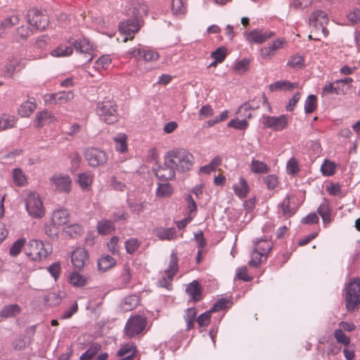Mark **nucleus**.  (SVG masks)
I'll list each match as a JSON object with an SVG mask.
<instances>
[{
  "instance_id": "obj_1",
  "label": "nucleus",
  "mask_w": 360,
  "mask_h": 360,
  "mask_svg": "<svg viewBox=\"0 0 360 360\" xmlns=\"http://www.w3.org/2000/svg\"><path fill=\"white\" fill-rule=\"evenodd\" d=\"M165 163L174 167L178 172L189 171L194 164V156L185 148H174L165 155Z\"/></svg>"
},
{
  "instance_id": "obj_2",
  "label": "nucleus",
  "mask_w": 360,
  "mask_h": 360,
  "mask_svg": "<svg viewBox=\"0 0 360 360\" xmlns=\"http://www.w3.org/2000/svg\"><path fill=\"white\" fill-rule=\"evenodd\" d=\"M328 17L326 13L321 10L314 11L309 18L310 34L309 39L320 40L319 37H326L329 31L326 26L328 23Z\"/></svg>"
},
{
  "instance_id": "obj_3",
  "label": "nucleus",
  "mask_w": 360,
  "mask_h": 360,
  "mask_svg": "<svg viewBox=\"0 0 360 360\" xmlns=\"http://www.w3.org/2000/svg\"><path fill=\"white\" fill-rule=\"evenodd\" d=\"M273 243L266 239H259L254 242L253 250L251 252V259L248 262L250 266L258 267L266 259L271 250Z\"/></svg>"
},
{
  "instance_id": "obj_4",
  "label": "nucleus",
  "mask_w": 360,
  "mask_h": 360,
  "mask_svg": "<svg viewBox=\"0 0 360 360\" xmlns=\"http://www.w3.org/2000/svg\"><path fill=\"white\" fill-rule=\"evenodd\" d=\"M346 308L348 311H354L360 305V279L352 278L346 287Z\"/></svg>"
},
{
  "instance_id": "obj_5",
  "label": "nucleus",
  "mask_w": 360,
  "mask_h": 360,
  "mask_svg": "<svg viewBox=\"0 0 360 360\" xmlns=\"http://www.w3.org/2000/svg\"><path fill=\"white\" fill-rule=\"evenodd\" d=\"M96 112L107 124L117 122L118 118L117 106L112 99L105 98L97 105Z\"/></svg>"
},
{
  "instance_id": "obj_6",
  "label": "nucleus",
  "mask_w": 360,
  "mask_h": 360,
  "mask_svg": "<svg viewBox=\"0 0 360 360\" xmlns=\"http://www.w3.org/2000/svg\"><path fill=\"white\" fill-rule=\"evenodd\" d=\"M178 262L177 255L174 253L171 254L166 269L161 272V278L159 280V285L161 287L167 290L172 289L174 276L179 270Z\"/></svg>"
},
{
  "instance_id": "obj_7",
  "label": "nucleus",
  "mask_w": 360,
  "mask_h": 360,
  "mask_svg": "<svg viewBox=\"0 0 360 360\" xmlns=\"http://www.w3.org/2000/svg\"><path fill=\"white\" fill-rule=\"evenodd\" d=\"M147 319L142 315L131 316L124 327V333L129 338H133L141 334L146 328Z\"/></svg>"
},
{
  "instance_id": "obj_8",
  "label": "nucleus",
  "mask_w": 360,
  "mask_h": 360,
  "mask_svg": "<svg viewBox=\"0 0 360 360\" xmlns=\"http://www.w3.org/2000/svg\"><path fill=\"white\" fill-rule=\"evenodd\" d=\"M129 58H136L143 60L146 63H153L157 61L159 58V53L153 49L142 48L141 45L130 49L126 53Z\"/></svg>"
},
{
  "instance_id": "obj_9",
  "label": "nucleus",
  "mask_w": 360,
  "mask_h": 360,
  "mask_svg": "<svg viewBox=\"0 0 360 360\" xmlns=\"http://www.w3.org/2000/svg\"><path fill=\"white\" fill-rule=\"evenodd\" d=\"M26 209L33 217H42L44 215L43 202L38 193L30 192L26 199Z\"/></svg>"
},
{
  "instance_id": "obj_10",
  "label": "nucleus",
  "mask_w": 360,
  "mask_h": 360,
  "mask_svg": "<svg viewBox=\"0 0 360 360\" xmlns=\"http://www.w3.org/2000/svg\"><path fill=\"white\" fill-rule=\"evenodd\" d=\"M84 158L91 167L103 165L108 161L107 154L96 148H89L85 150Z\"/></svg>"
},
{
  "instance_id": "obj_11",
  "label": "nucleus",
  "mask_w": 360,
  "mask_h": 360,
  "mask_svg": "<svg viewBox=\"0 0 360 360\" xmlns=\"http://www.w3.org/2000/svg\"><path fill=\"white\" fill-rule=\"evenodd\" d=\"M287 41L284 38H279L271 43H269L267 46L260 49V56L263 59H271L280 49L285 48Z\"/></svg>"
},
{
  "instance_id": "obj_12",
  "label": "nucleus",
  "mask_w": 360,
  "mask_h": 360,
  "mask_svg": "<svg viewBox=\"0 0 360 360\" xmlns=\"http://www.w3.org/2000/svg\"><path fill=\"white\" fill-rule=\"evenodd\" d=\"M120 32L124 34L123 39L124 42H127L129 39L132 40L134 35L140 30L139 20L136 18L121 22L119 25Z\"/></svg>"
},
{
  "instance_id": "obj_13",
  "label": "nucleus",
  "mask_w": 360,
  "mask_h": 360,
  "mask_svg": "<svg viewBox=\"0 0 360 360\" xmlns=\"http://www.w3.org/2000/svg\"><path fill=\"white\" fill-rule=\"evenodd\" d=\"M262 124L274 131H282L288 127V117L285 115L278 117L265 116L263 117Z\"/></svg>"
},
{
  "instance_id": "obj_14",
  "label": "nucleus",
  "mask_w": 360,
  "mask_h": 360,
  "mask_svg": "<svg viewBox=\"0 0 360 360\" xmlns=\"http://www.w3.org/2000/svg\"><path fill=\"white\" fill-rule=\"evenodd\" d=\"M69 219V213L66 209H58L55 210L51 215V224L54 226L53 229H50L51 232L49 236L54 238L58 236V231L56 228L65 224Z\"/></svg>"
},
{
  "instance_id": "obj_15",
  "label": "nucleus",
  "mask_w": 360,
  "mask_h": 360,
  "mask_svg": "<svg viewBox=\"0 0 360 360\" xmlns=\"http://www.w3.org/2000/svg\"><path fill=\"white\" fill-rule=\"evenodd\" d=\"M50 181L55 188L65 193H69L72 189V179L68 174H55L50 179Z\"/></svg>"
},
{
  "instance_id": "obj_16",
  "label": "nucleus",
  "mask_w": 360,
  "mask_h": 360,
  "mask_svg": "<svg viewBox=\"0 0 360 360\" xmlns=\"http://www.w3.org/2000/svg\"><path fill=\"white\" fill-rule=\"evenodd\" d=\"M275 35L271 31H263L259 29L245 33L246 40L250 44H262Z\"/></svg>"
},
{
  "instance_id": "obj_17",
  "label": "nucleus",
  "mask_w": 360,
  "mask_h": 360,
  "mask_svg": "<svg viewBox=\"0 0 360 360\" xmlns=\"http://www.w3.org/2000/svg\"><path fill=\"white\" fill-rule=\"evenodd\" d=\"M72 266L78 270L83 269L89 262V254L84 248H76L71 255Z\"/></svg>"
},
{
  "instance_id": "obj_18",
  "label": "nucleus",
  "mask_w": 360,
  "mask_h": 360,
  "mask_svg": "<svg viewBox=\"0 0 360 360\" xmlns=\"http://www.w3.org/2000/svg\"><path fill=\"white\" fill-rule=\"evenodd\" d=\"M73 45L77 52L84 55L86 62H90L93 60V46L87 39H82L77 40Z\"/></svg>"
},
{
  "instance_id": "obj_19",
  "label": "nucleus",
  "mask_w": 360,
  "mask_h": 360,
  "mask_svg": "<svg viewBox=\"0 0 360 360\" xmlns=\"http://www.w3.org/2000/svg\"><path fill=\"white\" fill-rule=\"evenodd\" d=\"M74 97L75 94L72 91H63L50 94L46 102L56 105H63L72 101Z\"/></svg>"
},
{
  "instance_id": "obj_20",
  "label": "nucleus",
  "mask_w": 360,
  "mask_h": 360,
  "mask_svg": "<svg viewBox=\"0 0 360 360\" xmlns=\"http://www.w3.org/2000/svg\"><path fill=\"white\" fill-rule=\"evenodd\" d=\"M27 22L37 30L45 29V22H42L43 15L36 8H32L27 13Z\"/></svg>"
},
{
  "instance_id": "obj_21",
  "label": "nucleus",
  "mask_w": 360,
  "mask_h": 360,
  "mask_svg": "<svg viewBox=\"0 0 360 360\" xmlns=\"http://www.w3.org/2000/svg\"><path fill=\"white\" fill-rule=\"evenodd\" d=\"M94 179V174L91 172L86 171L78 174L75 181L82 191H89L91 190Z\"/></svg>"
},
{
  "instance_id": "obj_22",
  "label": "nucleus",
  "mask_w": 360,
  "mask_h": 360,
  "mask_svg": "<svg viewBox=\"0 0 360 360\" xmlns=\"http://www.w3.org/2000/svg\"><path fill=\"white\" fill-rule=\"evenodd\" d=\"M27 254L33 260H39L42 257L44 243L39 240H30L27 245Z\"/></svg>"
},
{
  "instance_id": "obj_23",
  "label": "nucleus",
  "mask_w": 360,
  "mask_h": 360,
  "mask_svg": "<svg viewBox=\"0 0 360 360\" xmlns=\"http://www.w3.org/2000/svg\"><path fill=\"white\" fill-rule=\"evenodd\" d=\"M202 291V286L198 281H192L186 288V293L190 296L191 300L195 302L201 300Z\"/></svg>"
},
{
  "instance_id": "obj_24",
  "label": "nucleus",
  "mask_w": 360,
  "mask_h": 360,
  "mask_svg": "<svg viewBox=\"0 0 360 360\" xmlns=\"http://www.w3.org/2000/svg\"><path fill=\"white\" fill-rule=\"evenodd\" d=\"M153 233L161 240H172L177 237L174 228L158 227L153 231Z\"/></svg>"
},
{
  "instance_id": "obj_25",
  "label": "nucleus",
  "mask_w": 360,
  "mask_h": 360,
  "mask_svg": "<svg viewBox=\"0 0 360 360\" xmlns=\"http://www.w3.org/2000/svg\"><path fill=\"white\" fill-rule=\"evenodd\" d=\"M175 172L176 170L173 167L165 162L164 166H160L155 170V175L158 179L167 181L174 178Z\"/></svg>"
},
{
  "instance_id": "obj_26",
  "label": "nucleus",
  "mask_w": 360,
  "mask_h": 360,
  "mask_svg": "<svg viewBox=\"0 0 360 360\" xmlns=\"http://www.w3.org/2000/svg\"><path fill=\"white\" fill-rule=\"evenodd\" d=\"M233 190L235 195L242 199L247 197L250 192V187L245 179L240 176L238 182L233 184Z\"/></svg>"
},
{
  "instance_id": "obj_27",
  "label": "nucleus",
  "mask_w": 360,
  "mask_h": 360,
  "mask_svg": "<svg viewBox=\"0 0 360 360\" xmlns=\"http://www.w3.org/2000/svg\"><path fill=\"white\" fill-rule=\"evenodd\" d=\"M19 21L18 15H12L2 20L0 22V37H3L6 34L7 30L18 24Z\"/></svg>"
},
{
  "instance_id": "obj_28",
  "label": "nucleus",
  "mask_w": 360,
  "mask_h": 360,
  "mask_svg": "<svg viewBox=\"0 0 360 360\" xmlns=\"http://www.w3.org/2000/svg\"><path fill=\"white\" fill-rule=\"evenodd\" d=\"M317 212L321 217L325 225H327L332 221L331 209L329 206V202L326 199H324L321 203L317 209Z\"/></svg>"
},
{
  "instance_id": "obj_29",
  "label": "nucleus",
  "mask_w": 360,
  "mask_h": 360,
  "mask_svg": "<svg viewBox=\"0 0 360 360\" xmlns=\"http://www.w3.org/2000/svg\"><path fill=\"white\" fill-rule=\"evenodd\" d=\"M37 108L35 100L33 98H28L22 103L18 109V114L24 117H28Z\"/></svg>"
},
{
  "instance_id": "obj_30",
  "label": "nucleus",
  "mask_w": 360,
  "mask_h": 360,
  "mask_svg": "<svg viewBox=\"0 0 360 360\" xmlns=\"http://www.w3.org/2000/svg\"><path fill=\"white\" fill-rule=\"evenodd\" d=\"M172 13L176 17H181L187 12V4L183 0H172L170 5Z\"/></svg>"
},
{
  "instance_id": "obj_31",
  "label": "nucleus",
  "mask_w": 360,
  "mask_h": 360,
  "mask_svg": "<svg viewBox=\"0 0 360 360\" xmlns=\"http://www.w3.org/2000/svg\"><path fill=\"white\" fill-rule=\"evenodd\" d=\"M298 84L296 82L292 83L287 80L277 81L269 85V89L271 91H290L293 89L297 88Z\"/></svg>"
},
{
  "instance_id": "obj_32",
  "label": "nucleus",
  "mask_w": 360,
  "mask_h": 360,
  "mask_svg": "<svg viewBox=\"0 0 360 360\" xmlns=\"http://www.w3.org/2000/svg\"><path fill=\"white\" fill-rule=\"evenodd\" d=\"M139 304V298L136 295H129L126 297L121 304L122 309L124 311H129L136 308Z\"/></svg>"
},
{
  "instance_id": "obj_33",
  "label": "nucleus",
  "mask_w": 360,
  "mask_h": 360,
  "mask_svg": "<svg viewBox=\"0 0 360 360\" xmlns=\"http://www.w3.org/2000/svg\"><path fill=\"white\" fill-rule=\"evenodd\" d=\"M17 119L11 115L3 114L0 116V129L6 130L15 126Z\"/></svg>"
},
{
  "instance_id": "obj_34",
  "label": "nucleus",
  "mask_w": 360,
  "mask_h": 360,
  "mask_svg": "<svg viewBox=\"0 0 360 360\" xmlns=\"http://www.w3.org/2000/svg\"><path fill=\"white\" fill-rule=\"evenodd\" d=\"M250 170L255 174H266L270 167L264 162L253 159L250 163Z\"/></svg>"
},
{
  "instance_id": "obj_35",
  "label": "nucleus",
  "mask_w": 360,
  "mask_h": 360,
  "mask_svg": "<svg viewBox=\"0 0 360 360\" xmlns=\"http://www.w3.org/2000/svg\"><path fill=\"white\" fill-rule=\"evenodd\" d=\"M13 180L15 186H24L27 183L25 173L20 168H15L12 172Z\"/></svg>"
},
{
  "instance_id": "obj_36",
  "label": "nucleus",
  "mask_w": 360,
  "mask_h": 360,
  "mask_svg": "<svg viewBox=\"0 0 360 360\" xmlns=\"http://www.w3.org/2000/svg\"><path fill=\"white\" fill-rule=\"evenodd\" d=\"M68 281L75 287H83L87 283V278L78 272H72L69 276Z\"/></svg>"
},
{
  "instance_id": "obj_37",
  "label": "nucleus",
  "mask_w": 360,
  "mask_h": 360,
  "mask_svg": "<svg viewBox=\"0 0 360 360\" xmlns=\"http://www.w3.org/2000/svg\"><path fill=\"white\" fill-rule=\"evenodd\" d=\"M197 310L194 307L188 308L184 315V319L186 323V330H191L194 326L196 319Z\"/></svg>"
},
{
  "instance_id": "obj_38",
  "label": "nucleus",
  "mask_w": 360,
  "mask_h": 360,
  "mask_svg": "<svg viewBox=\"0 0 360 360\" xmlns=\"http://www.w3.org/2000/svg\"><path fill=\"white\" fill-rule=\"evenodd\" d=\"M127 136L124 134H119L113 138L115 148L117 151L124 153L127 150Z\"/></svg>"
},
{
  "instance_id": "obj_39",
  "label": "nucleus",
  "mask_w": 360,
  "mask_h": 360,
  "mask_svg": "<svg viewBox=\"0 0 360 360\" xmlns=\"http://www.w3.org/2000/svg\"><path fill=\"white\" fill-rule=\"evenodd\" d=\"M115 259L110 255L103 256L98 262L99 270L105 271L112 268L115 264Z\"/></svg>"
},
{
  "instance_id": "obj_40",
  "label": "nucleus",
  "mask_w": 360,
  "mask_h": 360,
  "mask_svg": "<svg viewBox=\"0 0 360 360\" xmlns=\"http://www.w3.org/2000/svg\"><path fill=\"white\" fill-rule=\"evenodd\" d=\"M97 229L100 234L110 233L115 229L113 222L110 220H101L98 223Z\"/></svg>"
},
{
  "instance_id": "obj_41",
  "label": "nucleus",
  "mask_w": 360,
  "mask_h": 360,
  "mask_svg": "<svg viewBox=\"0 0 360 360\" xmlns=\"http://www.w3.org/2000/svg\"><path fill=\"white\" fill-rule=\"evenodd\" d=\"M173 193V188L171 185L167 183L159 184L156 191V195L160 198H168Z\"/></svg>"
},
{
  "instance_id": "obj_42",
  "label": "nucleus",
  "mask_w": 360,
  "mask_h": 360,
  "mask_svg": "<svg viewBox=\"0 0 360 360\" xmlns=\"http://www.w3.org/2000/svg\"><path fill=\"white\" fill-rule=\"evenodd\" d=\"M292 196L288 195H287L282 202L280 204V207L282 210L283 214L285 216L290 217L295 214V210L290 207V199Z\"/></svg>"
},
{
  "instance_id": "obj_43",
  "label": "nucleus",
  "mask_w": 360,
  "mask_h": 360,
  "mask_svg": "<svg viewBox=\"0 0 360 360\" xmlns=\"http://www.w3.org/2000/svg\"><path fill=\"white\" fill-rule=\"evenodd\" d=\"M20 313V307L17 304L6 306L1 311L0 316L2 317H12Z\"/></svg>"
},
{
  "instance_id": "obj_44",
  "label": "nucleus",
  "mask_w": 360,
  "mask_h": 360,
  "mask_svg": "<svg viewBox=\"0 0 360 360\" xmlns=\"http://www.w3.org/2000/svg\"><path fill=\"white\" fill-rule=\"evenodd\" d=\"M335 163L328 160H326L321 167V171L324 176L333 175L335 172Z\"/></svg>"
},
{
  "instance_id": "obj_45",
  "label": "nucleus",
  "mask_w": 360,
  "mask_h": 360,
  "mask_svg": "<svg viewBox=\"0 0 360 360\" xmlns=\"http://www.w3.org/2000/svg\"><path fill=\"white\" fill-rule=\"evenodd\" d=\"M73 49L71 46L65 44L60 45L57 49L53 51L51 55L53 56H69L72 53Z\"/></svg>"
},
{
  "instance_id": "obj_46",
  "label": "nucleus",
  "mask_w": 360,
  "mask_h": 360,
  "mask_svg": "<svg viewBox=\"0 0 360 360\" xmlns=\"http://www.w3.org/2000/svg\"><path fill=\"white\" fill-rule=\"evenodd\" d=\"M335 340L345 347L350 343V338L342 330V329H336L333 333Z\"/></svg>"
},
{
  "instance_id": "obj_47",
  "label": "nucleus",
  "mask_w": 360,
  "mask_h": 360,
  "mask_svg": "<svg viewBox=\"0 0 360 360\" xmlns=\"http://www.w3.org/2000/svg\"><path fill=\"white\" fill-rule=\"evenodd\" d=\"M317 107V98L314 95L307 97L304 103V111L306 113H311Z\"/></svg>"
},
{
  "instance_id": "obj_48",
  "label": "nucleus",
  "mask_w": 360,
  "mask_h": 360,
  "mask_svg": "<svg viewBox=\"0 0 360 360\" xmlns=\"http://www.w3.org/2000/svg\"><path fill=\"white\" fill-rule=\"evenodd\" d=\"M26 243V239L25 238H20L18 240H17L15 242H14V243L13 244V245L11 246V249H10V255L13 257H16L18 256L22 249L23 248V247L25 246Z\"/></svg>"
},
{
  "instance_id": "obj_49",
  "label": "nucleus",
  "mask_w": 360,
  "mask_h": 360,
  "mask_svg": "<svg viewBox=\"0 0 360 360\" xmlns=\"http://www.w3.org/2000/svg\"><path fill=\"white\" fill-rule=\"evenodd\" d=\"M47 271L53 277L54 281H56L59 278L62 272L60 262H56L53 263L47 268Z\"/></svg>"
},
{
  "instance_id": "obj_50",
  "label": "nucleus",
  "mask_w": 360,
  "mask_h": 360,
  "mask_svg": "<svg viewBox=\"0 0 360 360\" xmlns=\"http://www.w3.org/2000/svg\"><path fill=\"white\" fill-rule=\"evenodd\" d=\"M65 233L71 238H76L83 233V228L79 224H72L65 228Z\"/></svg>"
},
{
  "instance_id": "obj_51",
  "label": "nucleus",
  "mask_w": 360,
  "mask_h": 360,
  "mask_svg": "<svg viewBox=\"0 0 360 360\" xmlns=\"http://www.w3.org/2000/svg\"><path fill=\"white\" fill-rule=\"evenodd\" d=\"M227 55V49L224 46H221L212 53L211 57L214 58V60H216L217 62L221 63L225 60Z\"/></svg>"
},
{
  "instance_id": "obj_52",
  "label": "nucleus",
  "mask_w": 360,
  "mask_h": 360,
  "mask_svg": "<svg viewBox=\"0 0 360 360\" xmlns=\"http://www.w3.org/2000/svg\"><path fill=\"white\" fill-rule=\"evenodd\" d=\"M101 346L98 344L94 345L90 347L84 354L80 356V360H91L100 350Z\"/></svg>"
},
{
  "instance_id": "obj_53",
  "label": "nucleus",
  "mask_w": 360,
  "mask_h": 360,
  "mask_svg": "<svg viewBox=\"0 0 360 360\" xmlns=\"http://www.w3.org/2000/svg\"><path fill=\"white\" fill-rule=\"evenodd\" d=\"M186 201L187 202L186 206V211H187V216H193V217L195 216L196 212H197V205L192 198L191 195H188L186 197Z\"/></svg>"
},
{
  "instance_id": "obj_54",
  "label": "nucleus",
  "mask_w": 360,
  "mask_h": 360,
  "mask_svg": "<svg viewBox=\"0 0 360 360\" xmlns=\"http://www.w3.org/2000/svg\"><path fill=\"white\" fill-rule=\"evenodd\" d=\"M141 245V243L138 239L131 238L125 242L126 251L129 254H133L138 250Z\"/></svg>"
},
{
  "instance_id": "obj_55",
  "label": "nucleus",
  "mask_w": 360,
  "mask_h": 360,
  "mask_svg": "<svg viewBox=\"0 0 360 360\" xmlns=\"http://www.w3.org/2000/svg\"><path fill=\"white\" fill-rule=\"evenodd\" d=\"M287 172L290 174H296L300 172V167L297 160L295 158H291L287 162Z\"/></svg>"
},
{
  "instance_id": "obj_56",
  "label": "nucleus",
  "mask_w": 360,
  "mask_h": 360,
  "mask_svg": "<svg viewBox=\"0 0 360 360\" xmlns=\"http://www.w3.org/2000/svg\"><path fill=\"white\" fill-rule=\"evenodd\" d=\"M264 183L269 190L276 188L278 186V177L275 174H269L264 178Z\"/></svg>"
},
{
  "instance_id": "obj_57",
  "label": "nucleus",
  "mask_w": 360,
  "mask_h": 360,
  "mask_svg": "<svg viewBox=\"0 0 360 360\" xmlns=\"http://www.w3.org/2000/svg\"><path fill=\"white\" fill-rule=\"evenodd\" d=\"M212 313V311L209 310L198 316L197 322L200 327H206L210 324Z\"/></svg>"
},
{
  "instance_id": "obj_58",
  "label": "nucleus",
  "mask_w": 360,
  "mask_h": 360,
  "mask_svg": "<svg viewBox=\"0 0 360 360\" xmlns=\"http://www.w3.org/2000/svg\"><path fill=\"white\" fill-rule=\"evenodd\" d=\"M214 115V110L210 105H205L201 107L199 111V120H202L205 118L212 117Z\"/></svg>"
},
{
  "instance_id": "obj_59",
  "label": "nucleus",
  "mask_w": 360,
  "mask_h": 360,
  "mask_svg": "<svg viewBox=\"0 0 360 360\" xmlns=\"http://www.w3.org/2000/svg\"><path fill=\"white\" fill-rule=\"evenodd\" d=\"M248 126V122L245 119L241 120H231L228 124V127L240 130L245 129Z\"/></svg>"
},
{
  "instance_id": "obj_60",
  "label": "nucleus",
  "mask_w": 360,
  "mask_h": 360,
  "mask_svg": "<svg viewBox=\"0 0 360 360\" xmlns=\"http://www.w3.org/2000/svg\"><path fill=\"white\" fill-rule=\"evenodd\" d=\"M304 58L300 55H295L290 58L288 62V65L292 68H301L304 65Z\"/></svg>"
},
{
  "instance_id": "obj_61",
  "label": "nucleus",
  "mask_w": 360,
  "mask_h": 360,
  "mask_svg": "<svg viewBox=\"0 0 360 360\" xmlns=\"http://www.w3.org/2000/svg\"><path fill=\"white\" fill-rule=\"evenodd\" d=\"M30 340L27 337L18 338L16 339L13 343V347L15 350H22L26 348V347L29 345Z\"/></svg>"
},
{
  "instance_id": "obj_62",
  "label": "nucleus",
  "mask_w": 360,
  "mask_h": 360,
  "mask_svg": "<svg viewBox=\"0 0 360 360\" xmlns=\"http://www.w3.org/2000/svg\"><path fill=\"white\" fill-rule=\"evenodd\" d=\"M236 278L243 281H250L252 279V277L249 276L246 266H241L237 269Z\"/></svg>"
},
{
  "instance_id": "obj_63",
  "label": "nucleus",
  "mask_w": 360,
  "mask_h": 360,
  "mask_svg": "<svg viewBox=\"0 0 360 360\" xmlns=\"http://www.w3.org/2000/svg\"><path fill=\"white\" fill-rule=\"evenodd\" d=\"M135 354L136 348L131 344H127L122 346L117 352V355L120 357L131 354L132 352Z\"/></svg>"
},
{
  "instance_id": "obj_64",
  "label": "nucleus",
  "mask_w": 360,
  "mask_h": 360,
  "mask_svg": "<svg viewBox=\"0 0 360 360\" xmlns=\"http://www.w3.org/2000/svg\"><path fill=\"white\" fill-rule=\"evenodd\" d=\"M31 32L32 30L26 25H22L16 29L17 36L21 39H25Z\"/></svg>"
}]
</instances>
